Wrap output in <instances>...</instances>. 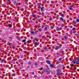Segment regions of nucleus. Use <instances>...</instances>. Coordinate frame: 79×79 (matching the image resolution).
Listing matches in <instances>:
<instances>
[{
	"instance_id": "nucleus-1",
	"label": "nucleus",
	"mask_w": 79,
	"mask_h": 79,
	"mask_svg": "<svg viewBox=\"0 0 79 79\" xmlns=\"http://www.w3.org/2000/svg\"><path fill=\"white\" fill-rule=\"evenodd\" d=\"M71 63L72 64H79V58H78L77 60H73L72 61Z\"/></svg>"
},
{
	"instance_id": "nucleus-2",
	"label": "nucleus",
	"mask_w": 79,
	"mask_h": 79,
	"mask_svg": "<svg viewBox=\"0 0 79 79\" xmlns=\"http://www.w3.org/2000/svg\"><path fill=\"white\" fill-rule=\"evenodd\" d=\"M61 74V70L60 69H58L57 70V76H60Z\"/></svg>"
},
{
	"instance_id": "nucleus-3",
	"label": "nucleus",
	"mask_w": 79,
	"mask_h": 79,
	"mask_svg": "<svg viewBox=\"0 0 79 79\" xmlns=\"http://www.w3.org/2000/svg\"><path fill=\"white\" fill-rule=\"evenodd\" d=\"M68 39V36L67 35L64 36L63 38L62 39H64V40H67Z\"/></svg>"
},
{
	"instance_id": "nucleus-4",
	"label": "nucleus",
	"mask_w": 79,
	"mask_h": 79,
	"mask_svg": "<svg viewBox=\"0 0 79 79\" xmlns=\"http://www.w3.org/2000/svg\"><path fill=\"white\" fill-rule=\"evenodd\" d=\"M60 48V46H56L55 48V50H58V49H59V48Z\"/></svg>"
},
{
	"instance_id": "nucleus-5",
	"label": "nucleus",
	"mask_w": 79,
	"mask_h": 79,
	"mask_svg": "<svg viewBox=\"0 0 79 79\" xmlns=\"http://www.w3.org/2000/svg\"><path fill=\"white\" fill-rule=\"evenodd\" d=\"M1 63H6V60H5V59H3L1 61Z\"/></svg>"
},
{
	"instance_id": "nucleus-6",
	"label": "nucleus",
	"mask_w": 79,
	"mask_h": 79,
	"mask_svg": "<svg viewBox=\"0 0 79 79\" xmlns=\"http://www.w3.org/2000/svg\"><path fill=\"white\" fill-rule=\"evenodd\" d=\"M46 61L47 63L48 64H50V61L48 60H46Z\"/></svg>"
},
{
	"instance_id": "nucleus-7",
	"label": "nucleus",
	"mask_w": 79,
	"mask_h": 79,
	"mask_svg": "<svg viewBox=\"0 0 79 79\" xmlns=\"http://www.w3.org/2000/svg\"><path fill=\"white\" fill-rule=\"evenodd\" d=\"M41 11H44V7H43L41 8Z\"/></svg>"
},
{
	"instance_id": "nucleus-8",
	"label": "nucleus",
	"mask_w": 79,
	"mask_h": 79,
	"mask_svg": "<svg viewBox=\"0 0 79 79\" xmlns=\"http://www.w3.org/2000/svg\"><path fill=\"white\" fill-rule=\"evenodd\" d=\"M35 45H37V46H38L39 45V43L37 42H35Z\"/></svg>"
},
{
	"instance_id": "nucleus-9",
	"label": "nucleus",
	"mask_w": 79,
	"mask_h": 79,
	"mask_svg": "<svg viewBox=\"0 0 79 79\" xmlns=\"http://www.w3.org/2000/svg\"><path fill=\"white\" fill-rule=\"evenodd\" d=\"M50 67H52V68H53V67H54V66H54V65L52 64H50Z\"/></svg>"
},
{
	"instance_id": "nucleus-10",
	"label": "nucleus",
	"mask_w": 79,
	"mask_h": 79,
	"mask_svg": "<svg viewBox=\"0 0 79 79\" xmlns=\"http://www.w3.org/2000/svg\"><path fill=\"white\" fill-rule=\"evenodd\" d=\"M8 26L9 27H12V25H11V24H9Z\"/></svg>"
},
{
	"instance_id": "nucleus-11",
	"label": "nucleus",
	"mask_w": 79,
	"mask_h": 79,
	"mask_svg": "<svg viewBox=\"0 0 79 79\" xmlns=\"http://www.w3.org/2000/svg\"><path fill=\"white\" fill-rule=\"evenodd\" d=\"M26 40L24 39L23 40H22V42H23V43H24V42H26Z\"/></svg>"
},
{
	"instance_id": "nucleus-12",
	"label": "nucleus",
	"mask_w": 79,
	"mask_h": 79,
	"mask_svg": "<svg viewBox=\"0 0 79 79\" xmlns=\"http://www.w3.org/2000/svg\"><path fill=\"white\" fill-rule=\"evenodd\" d=\"M56 31H60V29L59 28L57 27L56 28Z\"/></svg>"
},
{
	"instance_id": "nucleus-13",
	"label": "nucleus",
	"mask_w": 79,
	"mask_h": 79,
	"mask_svg": "<svg viewBox=\"0 0 79 79\" xmlns=\"http://www.w3.org/2000/svg\"><path fill=\"white\" fill-rule=\"evenodd\" d=\"M60 20H61V21H64V19L62 17H61V18H60Z\"/></svg>"
},
{
	"instance_id": "nucleus-14",
	"label": "nucleus",
	"mask_w": 79,
	"mask_h": 79,
	"mask_svg": "<svg viewBox=\"0 0 79 79\" xmlns=\"http://www.w3.org/2000/svg\"><path fill=\"white\" fill-rule=\"evenodd\" d=\"M76 21L77 22V23H79V19H77L76 20Z\"/></svg>"
},
{
	"instance_id": "nucleus-15",
	"label": "nucleus",
	"mask_w": 79,
	"mask_h": 79,
	"mask_svg": "<svg viewBox=\"0 0 79 79\" xmlns=\"http://www.w3.org/2000/svg\"><path fill=\"white\" fill-rule=\"evenodd\" d=\"M71 67H74V64H71Z\"/></svg>"
},
{
	"instance_id": "nucleus-16",
	"label": "nucleus",
	"mask_w": 79,
	"mask_h": 79,
	"mask_svg": "<svg viewBox=\"0 0 79 79\" xmlns=\"http://www.w3.org/2000/svg\"><path fill=\"white\" fill-rule=\"evenodd\" d=\"M15 5H20V3H16Z\"/></svg>"
},
{
	"instance_id": "nucleus-17",
	"label": "nucleus",
	"mask_w": 79,
	"mask_h": 79,
	"mask_svg": "<svg viewBox=\"0 0 79 79\" xmlns=\"http://www.w3.org/2000/svg\"><path fill=\"white\" fill-rule=\"evenodd\" d=\"M72 30L73 31H76V28H75L74 27H73L72 28Z\"/></svg>"
},
{
	"instance_id": "nucleus-18",
	"label": "nucleus",
	"mask_w": 79,
	"mask_h": 79,
	"mask_svg": "<svg viewBox=\"0 0 79 79\" xmlns=\"http://www.w3.org/2000/svg\"><path fill=\"white\" fill-rule=\"evenodd\" d=\"M46 72L47 73V74H50V72L49 71H46Z\"/></svg>"
},
{
	"instance_id": "nucleus-19",
	"label": "nucleus",
	"mask_w": 79,
	"mask_h": 79,
	"mask_svg": "<svg viewBox=\"0 0 79 79\" xmlns=\"http://www.w3.org/2000/svg\"><path fill=\"white\" fill-rule=\"evenodd\" d=\"M69 10H73V8L71 7L69 8Z\"/></svg>"
},
{
	"instance_id": "nucleus-20",
	"label": "nucleus",
	"mask_w": 79,
	"mask_h": 79,
	"mask_svg": "<svg viewBox=\"0 0 79 79\" xmlns=\"http://www.w3.org/2000/svg\"><path fill=\"white\" fill-rule=\"evenodd\" d=\"M37 38H35L34 39V40H35V41L37 40Z\"/></svg>"
},
{
	"instance_id": "nucleus-21",
	"label": "nucleus",
	"mask_w": 79,
	"mask_h": 79,
	"mask_svg": "<svg viewBox=\"0 0 79 79\" xmlns=\"http://www.w3.org/2000/svg\"><path fill=\"white\" fill-rule=\"evenodd\" d=\"M35 66H37V65H38V64H37V63H35Z\"/></svg>"
},
{
	"instance_id": "nucleus-22",
	"label": "nucleus",
	"mask_w": 79,
	"mask_h": 79,
	"mask_svg": "<svg viewBox=\"0 0 79 79\" xmlns=\"http://www.w3.org/2000/svg\"><path fill=\"white\" fill-rule=\"evenodd\" d=\"M34 17V18H35V17H36V15H32Z\"/></svg>"
},
{
	"instance_id": "nucleus-23",
	"label": "nucleus",
	"mask_w": 79,
	"mask_h": 79,
	"mask_svg": "<svg viewBox=\"0 0 79 79\" xmlns=\"http://www.w3.org/2000/svg\"><path fill=\"white\" fill-rule=\"evenodd\" d=\"M37 5H38V6H40V3H38L37 4Z\"/></svg>"
},
{
	"instance_id": "nucleus-24",
	"label": "nucleus",
	"mask_w": 79,
	"mask_h": 79,
	"mask_svg": "<svg viewBox=\"0 0 79 79\" xmlns=\"http://www.w3.org/2000/svg\"><path fill=\"white\" fill-rule=\"evenodd\" d=\"M31 34H33L34 33V31H31Z\"/></svg>"
},
{
	"instance_id": "nucleus-25",
	"label": "nucleus",
	"mask_w": 79,
	"mask_h": 79,
	"mask_svg": "<svg viewBox=\"0 0 79 79\" xmlns=\"http://www.w3.org/2000/svg\"><path fill=\"white\" fill-rule=\"evenodd\" d=\"M38 30L40 32H41V31H42V29H39Z\"/></svg>"
},
{
	"instance_id": "nucleus-26",
	"label": "nucleus",
	"mask_w": 79,
	"mask_h": 79,
	"mask_svg": "<svg viewBox=\"0 0 79 79\" xmlns=\"http://www.w3.org/2000/svg\"><path fill=\"white\" fill-rule=\"evenodd\" d=\"M61 16H62V17H63V18H64V14H62V15H61Z\"/></svg>"
},
{
	"instance_id": "nucleus-27",
	"label": "nucleus",
	"mask_w": 79,
	"mask_h": 79,
	"mask_svg": "<svg viewBox=\"0 0 79 79\" xmlns=\"http://www.w3.org/2000/svg\"><path fill=\"white\" fill-rule=\"evenodd\" d=\"M73 69H77V68H76V67H73Z\"/></svg>"
},
{
	"instance_id": "nucleus-28",
	"label": "nucleus",
	"mask_w": 79,
	"mask_h": 79,
	"mask_svg": "<svg viewBox=\"0 0 79 79\" xmlns=\"http://www.w3.org/2000/svg\"><path fill=\"white\" fill-rule=\"evenodd\" d=\"M52 19V18H50L49 20L50 21H51Z\"/></svg>"
},
{
	"instance_id": "nucleus-29",
	"label": "nucleus",
	"mask_w": 79,
	"mask_h": 79,
	"mask_svg": "<svg viewBox=\"0 0 79 79\" xmlns=\"http://www.w3.org/2000/svg\"><path fill=\"white\" fill-rule=\"evenodd\" d=\"M8 2H10V0H7Z\"/></svg>"
},
{
	"instance_id": "nucleus-30",
	"label": "nucleus",
	"mask_w": 79,
	"mask_h": 79,
	"mask_svg": "<svg viewBox=\"0 0 79 79\" xmlns=\"http://www.w3.org/2000/svg\"><path fill=\"white\" fill-rule=\"evenodd\" d=\"M42 36V35L41 34H40L39 35V37H41Z\"/></svg>"
},
{
	"instance_id": "nucleus-31",
	"label": "nucleus",
	"mask_w": 79,
	"mask_h": 79,
	"mask_svg": "<svg viewBox=\"0 0 79 79\" xmlns=\"http://www.w3.org/2000/svg\"><path fill=\"white\" fill-rule=\"evenodd\" d=\"M59 60H60V61H61V58H60L59 59Z\"/></svg>"
},
{
	"instance_id": "nucleus-32",
	"label": "nucleus",
	"mask_w": 79,
	"mask_h": 79,
	"mask_svg": "<svg viewBox=\"0 0 79 79\" xmlns=\"http://www.w3.org/2000/svg\"><path fill=\"white\" fill-rule=\"evenodd\" d=\"M43 69V68H41L40 69V70H42Z\"/></svg>"
},
{
	"instance_id": "nucleus-33",
	"label": "nucleus",
	"mask_w": 79,
	"mask_h": 79,
	"mask_svg": "<svg viewBox=\"0 0 79 79\" xmlns=\"http://www.w3.org/2000/svg\"><path fill=\"white\" fill-rule=\"evenodd\" d=\"M32 74H33V75L34 74V72H32Z\"/></svg>"
},
{
	"instance_id": "nucleus-34",
	"label": "nucleus",
	"mask_w": 79,
	"mask_h": 79,
	"mask_svg": "<svg viewBox=\"0 0 79 79\" xmlns=\"http://www.w3.org/2000/svg\"><path fill=\"white\" fill-rule=\"evenodd\" d=\"M76 23H77L76 22H74V24H76Z\"/></svg>"
},
{
	"instance_id": "nucleus-35",
	"label": "nucleus",
	"mask_w": 79,
	"mask_h": 79,
	"mask_svg": "<svg viewBox=\"0 0 79 79\" xmlns=\"http://www.w3.org/2000/svg\"><path fill=\"white\" fill-rule=\"evenodd\" d=\"M7 44V45H10V43H8Z\"/></svg>"
},
{
	"instance_id": "nucleus-36",
	"label": "nucleus",
	"mask_w": 79,
	"mask_h": 79,
	"mask_svg": "<svg viewBox=\"0 0 79 79\" xmlns=\"http://www.w3.org/2000/svg\"><path fill=\"white\" fill-rule=\"evenodd\" d=\"M16 2H14V5H15L16 4Z\"/></svg>"
},
{
	"instance_id": "nucleus-37",
	"label": "nucleus",
	"mask_w": 79,
	"mask_h": 79,
	"mask_svg": "<svg viewBox=\"0 0 79 79\" xmlns=\"http://www.w3.org/2000/svg\"><path fill=\"white\" fill-rule=\"evenodd\" d=\"M37 17L38 18H39V15H38Z\"/></svg>"
},
{
	"instance_id": "nucleus-38",
	"label": "nucleus",
	"mask_w": 79,
	"mask_h": 79,
	"mask_svg": "<svg viewBox=\"0 0 79 79\" xmlns=\"http://www.w3.org/2000/svg\"><path fill=\"white\" fill-rule=\"evenodd\" d=\"M45 28L46 29V30H47V27H46Z\"/></svg>"
},
{
	"instance_id": "nucleus-39",
	"label": "nucleus",
	"mask_w": 79,
	"mask_h": 79,
	"mask_svg": "<svg viewBox=\"0 0 79 79\" xmlns=\"http://www.w3.org/2000/svg\"><path fill=\"white\" fill-rule=\"evenodd\" d=\"M27 42L28 43H29V41L28 40Z\"/></svg>"
}]
</instances>
